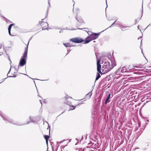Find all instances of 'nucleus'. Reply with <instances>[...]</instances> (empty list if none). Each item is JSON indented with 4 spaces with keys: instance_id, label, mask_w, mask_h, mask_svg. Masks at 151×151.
<instances>
[{
    "instance_id": "nucleus-1",
    "label": "nucleus",
    "mask_w": 151,
    "mask_h": 151,
    "mask_svg": "<svg viewBox=\"0 0 151 151\" xmlns=\"http://www.w3.org/2000/svg\"><path fill=\"white\" fill-rule=\"evenodd\" d=\"M30 40L28 41L27 46L25 49V50L22 55L21 57V59L20 60L19 64L18 66V68L19 66H23L26 63V60H25L26 58L27 57V54L28 52V46L30 41Z\"/></svg>"
},
{
    "instance_id": "nucleus-2",
    "label": "nucleus",
    "mask_w": 151,
    "mask_h": 151,
    "mask_svg": "<svg viewBox=\"0 0 151 151\" xmlns=\"http://www.w3.org/2000/svg\"><path fill=\"white\" fill-rule=\"evenodd\" d=\"M99 34L92 33L88 36L85 40L84 44H86L89 42L91 41L96 39L99 36Z\"/></svg>"
},
{
    "instance_id": "nucleus-3",
    "label": "nucleus",
    "mask_w": 151,
    "mask_h": 151,
    "mask_svg": "<svg viewBox=\"0 0 151 151\" xmlns=\"http://www.w3.org/2000/svg\"><path fill=\"white\" fill-rule=\"evenodd\" d=\"M0 115L1 116V117L3 118V120H4V121H6V123H7V122H9L11 123H12L14 124H15L17 125H22V124H17L15 123L13 121H12L10 119H8L6 116L4 115H3L2 114H1L0 113Z\"/></svg>"
},
{
    "instance_id": "nucleus-4",
    "label": "nucleus",
    "mask_w": 151,
    "mask_h": 151,
    "mask_svg": "<svg viewBox=\"0 0 151 151\" xmlns=\"http://www.w3.org/2000/svg\"><path fill=\"white\" fill-rule=\"evenodd\" d=\"M70 41L74 42L79 43L82 42L83 41V40L82 39L80 38L76 37L70 39Z\"/></svg>"
},
{
    "instance_id": "nucleus-5",
    "label": "nucleus",
    "mask_w": 151,
    "mask_h": 151,
    "mask_svg": "<svg viewBox=\"0 0 151 151\" xmlns=\"http://www.w3.org/2000/svg\"><path fill=\"white\" fill-rule=\"evenodd\" d=\"M97 71L100 73H101V65L100 64V60L99 59H98L97 58Z\"/></svg>"
},
{
    "instance_id": "nucleus-6",
    "label": "nucleus",
    "mask_w": 151,
    "mask_h": 151,
    "mask_svg": "<svg viewBox=\"0 0 151 151\" xmlns=\"http://www.w3.org/2000/svg\"><path fill=\"white\" fill-rule=\"evenodd\" d=\"M109 63L108 62H105L104 63V65L103 66V68L106 69V71H108L109 70Z\"/></svg>"
},
{
    "instance_id": "nucleus-7",
    "label": "nucleus",
    "mask_w": 151,
    "mask_h": 151,
    "mask_svg": "<svg viewBox=\"0 0 151 151\" xmlns=\"http://www.w3.org/2000/svg\"><path fill=\"white\" fill-rule=\"evenodd\" d=\"M40 24H41V23H42V24L41 25H44V26H45V27H42V30H45V29H47V28H45V27L48 26V24L47 23V22H40Z\"/></svg>"
},
{
    "instance_id": "nucleus-8",
    "label": "nucleus",
    "mask_w": 151,
    "mask_h": 151,
    "mask_svg": "<svg viewBox=\"0 0 151 151\" xmlns=\"http://www.w3.org/2000/svg\"><path fill=\"white\" fill-rule=\"evenodd\" d=\"M92 95V93L91 92H89L86 96V98L88 99H89Z\"/></svg>"
},
{
    "instance_id": "nucleus-9",
    "label": "nucleus",
    "mask_w": 151,
    "mask_h": 151,
    "mask_svg": "<svg viewBox=\"0 0 151 151\" xmlns=\"http://www.w3.org/2000/svg\"><path fill=\"white\" fill-rule=\"evenodd\" d=\"M128 69L125 67H124L122 68L121 72L122 73H124L128 71Z\"/></svg>"
},
{
    "instance_id": "nucleus-10",
    "label": "nucleus",
    "mask_w": 151,
    "mask_h": 151,
    "mask_svg": "<svg viewBox=\"0 0 151 151\" xmlns=\"http://www.w3.org/2000/svg\"><path fill=\"white\" fill-rule=\"evenodd\" d=\"M119 26L121 28L122 30H123V29L126 28L128 27L123 25L122 24H119Z\"/></svg>"
},
{
    "instance_id": "nucleus-11",
    "label": "nucleus",
    "mask_w": 151,
    "mask_h": 151,
    "mask_svg": "<svg viewBox=\"0 0 151 151\" xmlns=\"http://www.w3.org/2000/svg\"><path fill=\"white\" fill-rule=\"evenodd\" d=\"M110 96H111L110 94H109V95L108 96L107 98L106 99L105 101V104H107V103H108V101H109V99L110 98Z\"/></svg>"
},
{
    "instance_id": "nucleus-12",
    "label": "nucleus",
    "mask_w": 151,
    "mask_h": 151,
    "mask_svg": "<svg viewBox=\"0 0 151 151\" xmlns=\"http://www.w3.org/2000/svg\"><path fill=\"white\" fill-rule=\"evenodd\" d=\"M63 45L66 47L74 46L73 45H71L70 44L68 43H63Z\"/></svg>"
},
{
    "instance_id": "nucleus-13",
    "label": "nucleus",
    "mask_w": 151,
    "mask_h": 151,
    "mask_svg": "<svg viewBox=\"0 0 151 151\" xmlns=\"http://www.w3.org/2000/svg\"><path fill=\"white\" fill-rule=\"evenodd\" d=\"M127 68L128 69H129V70H132V69L133 70H139V69H134V68H132V69L130 67V66H128V68Z\"/></svg>"
},
{
    "instance_id": "nucleus-14",
    "label": "nucleus",
    "mask_w": 151,
    "mask_h": 151,
    "mask_svg": "<svg viewBox=\"0 0 151 151\" xmlns=\"http://www.w3.org/2000/svg\"><path fill=\"white\" fill-rule=\"evenodd\" d=\"M68 98H67L66 100V101H65V103L68 105H70L71 104V102H68Z\"/></svg>"
},
{
    "instance_id": "nucleus-15",
    "label": "nucleus",
    "mask_w": 151,
    "mask_h": 151,
    "mask_svg": "<svg viewBox=\"0 0 151 151\" xmlns=\"http://www.w3.org/2000/svg\"><path fill=\"white\" fill-rule=\"evenodd\" d=\"M50 137L47 135H45L44 136V138L45 140H48V139Z\"/></svg>"
},
{
    "instance_id": "nucleus-16",
    "label": "nucleus",
    "mask_w": 151,
    "mask_h": 151,
    "mask_svg": "<svg viewBox=\"0 0 151 151\" xmlns=\"http://www.w3.org/2000/svg\"><path fill=\"white\" fill-rule=\"evenodd\" d=\"M100 76L99 73L98 74L97 76L96 77V81L98 80L100 77Z\"/></svg>"
},
{
    "instance_id": "nucleus-17",
    "label": "nucleus",
    "mask_w": 151,
    "mask_h": 151,
    "mask_svg": "<svg viewBox=\"0 0 151 151\" xmlns=\"http://www.w3.org/2000/svg\"><path fill=\"white\" fill-rule=\"evenodd\" d=\"M133 67H134V68H135L137 69H138L139 68H142L141 67H140V66H138V65L133 66Z\"/></svg>"
},
{
    "instance_id": "nucleus-18",
    "label": "nucleus",
    "mask_w": 151,
    "mask_h": 151,
    "mask_svg": "<svg viewBox=\"0 0 151 151\" xmlns=\"http://www.w3.org/2000/svg\"><path fill=\"white\" fill-rule=\"evenodd\" d=\"M13 25V24H10L8 28V30H11V28H12V26Z\"/></svg>"
},
{
    "instance_id": "nucleus-19",
    "label": "nucleus",
    "mask_w": 151,
    "mask_h": 151,
    "mask_svg": "<svg viewBox=\"0 0 151 151\" xmlns=\"http://www.w3.org/2000/svg\"><path fill=\"white\" fill-rule=\"evenodd\" d=\"M75 108V107H74L73 106H72L70 108V109L71 110H73Z\"/></svg>"
},
{
    "instance_id": "nucleus-20",
    "label": "nucleus",
    "mask_w": 151,
    "mask_h": 151,
    "mask_svg": "<svg viewBox=\"0 0 151 151\" xmlns=\"http://www.w3.org/2000/svg\"><path fill=\"white\" fill-rule=\"evenodd\" d=\"M65 146H63L61 147V151H63V149H64V147H65Z\"/></svg>"
},
{
    "instance_id": "nucleus-21",
    "label": "nucleus",
    "mask_w": 151,
    "mask_h": 151,
    "mask_svg": "<svg viewBox=\"0 0 151 151\" xmlns=\"http://www.w3.org/2000/svg\"><path fill=\"white\" fill-rule=\"evenodd\" d=\"M116 21V20L109 27H111L112 26L114 25V24L115 23Z\"/></svg>"
},
{
    "instance_id": "nucleus-22",
    "label": "nucleus",
    "mask_w": 151,
    "mask_h": 151,
    "mask_svg": "<svg viewBox=\"0 0 151 151\" xmlns=\"http://www.w3.org/2000/svg\"><path fill=\"white\" fill-rule=\"evenodd\" d=\"M30 120L31 122H33L34 121H33L32 120V119H31V117H30Z\"/></svg>"
},
{
    "instance_id": "nucleus-23",
    "label": "nucleus",
    "mask_w": 151,
    "mask_h": 151,
    "mask_svg": "<svg viewBox=\"0 0 151 151\" xmlns=\"http://www.w3.org/2000/svg\"><path fill=\"white\" fill-rule=\"evenodd\" d=\"M8 31H9V34L10 35H11V30H8Z\"/></svg>"
},
{
    "instance_id": "nucleus-24",
    "label": "nucleus",
    "mask_w": 151,
    "mask_h": 151,
    "mask_svg": "<svg viewBox=\"0 0 151 151\" xmlns=\"http://www.w3.org/2000/svg\"><path fill=\"white\" fill-rule=\"evenodd\" d=\"M5 79V78L3 79H2V81H1V83H2V82H3L4 81Z\"/></svg>"
},
{
    "instance_id": "nucleus-25",
    "label": "nucleus",
    "mask_w": 151,
    "mask_h": 151,
    "mask_svg": "<svg viewBox=\"0 0 151 151\" xmlns=\"http://www.w3.org/2000/svg\"><path fill=\"white\" fill-rule=\"evenodd\" d=\"M63 32V30H61L59 32H60V33Z\"/></svg>"
},
{
    "instance_id": "nucleus-26",
    "label": "nucleus",
    "mask_w": 151,
    "mask_h": 151,
    "mask_svg": "<svg viewBox=\"0 0 151 151\" xmlns=\"http://www.w3.org/2000/svg\"><path fill=\"white\" fill-rule=\"evenodd\" d=\"M46 143L47 144H48V140H46Z\"/></svg>"
},
{
    "instance_id": "nucleus-27",
    "label": "nucleus",
    "mask_w": 151,
    "mask_h": 151,
    "mask_svg": "<svg viewBox=\"0 0 151 151\" xmlns=\"http://www.w3.org/2000/svg\"><path fill=\"white\" fill-rule=\"evenodd\" d=\"M114 66H111V67H110V69H112V68H113Z\"/></svg>"
},
{
    "instance_id": "nucleus-28",
    "label": "nucleus",
    "mask_w": 151,
    "mask_h": 151,
    "mask_svg": "<svg viewBox=\"0 0 151 151\" xmlns=\"http://www.w3.org/2000/svg\"><path fill=\"white\" fill-rule=\"evenodd\" d=\"M48 4H49V6H50V4L49 1H48Z\"/></svg>"
},
{
    "instance_id": "nucleus-29",
    "label": "nucleus",
    "mask_w": 151,
    "mask_h": 151,
    "mask_svg": "<svg viewBox=\"0 0 151 151\" xmlns=\"http://www.w3.org/2000/svg\"><path fill=\"white\" fill-rule=\"evenodd\" d=\"M47 14H46V17H45V18H46L47 17Z\"/></svg>"
},
{
    "instance_id": "nucleus-30",
    "label": "nucleus",
    "mask_w": 151,
    "mask_h": 151,
    "mask_svg": "<svg viewBox=\"0 0 151 151\" xmlns=\"http://www.w3.org/2000/svg\"><path fill=\"white\" fill-rule=\"evenodd\" d=\"M83 139V137H82V138H81V139Z\"/></svg>"
},
{
    "instance_id": "nucleus-31",
    "label": "nucleus",
    "mask_w": 151,
    "mask_h": 151,
    "mask_svg": "<svg viewBox=\"0 0 151 151\" xmlns=\"http://www.w3.org/2000/svg\"><path fill=\"white\" fill-rule=\"evenodd\" d=\"M138 28L139 29V26H138Z\"/></svg>"
},
{
    "instance_id": "nucleus-32",
    "label": "nucleus",
    "mask_w": 151,
    "mask_h": 151,
    "mask_svg": "<svg viewBox=\"0 0 151 151\" xmlns=\"http://www.w3.org/2000/svg\"><path fill=\"white\" fill-rule=\"evenodd\" d=\"M10 70H11V69H10V70L9 71V73H8L9 72H10Z\"/></svg>"
},
{
    "instance_id": "nucleus-33",
    "label": "nucleus",
    "mask_w": 151,
    "mask_h": 151,
    "mask_svg": "<svg viewBox=\"0 0 151 151\" xmlns=\"http://www.w3.org/2000/svg\"><path fill=\"white\" fill-rule=\"evenodd\" d=\"M13 77H16V76H13Z\"/></svg>"
},
{
    "instance_id": "nucleus-34",
    "label": "nucleus",
    "mask_w": 151,
    "mask_h": 151,
    "mask_svg": "<svg viewBox=\"0 0 151 151\" xmlns=\"http://www.w3.org/2000/svg\"><path fill=\"white\" fill-rule=\"evenodd\" d=\"M48 11V9H47V11Z\"/></svg>"
},
{
    "instance_id": "nucleus-35",
    "label": "nucleus",
    "mask_w": 151,
    "mask_h": 151,
    "mask_svg": "<svg viewBox=\"0 0 151 151\" xmlns=\"http://www.w3.org/2000/svg\"><path fill=\"white\" fill-rule=\"evenodd\" d=\"M40 103L41 104H42V102H41Z\"/></svg>"
},
{
    "instance_id": "nucleus-36",
    "label": "nucleus",
    "mask_w": 151,
    "mask_h": 151,
    "mask_svg": "<svg viewBox=\"0 0 151 151\" xmlns=\"http://www.w3.org/2000/svg\"><path fill=\"white\" fill-rule=\"evenodd\" d=\"M29 122H28V123L27 124L29 123Z\"/></svg>"
},
{
    "instance_id": "nucleus-37",
    "label": "nucleus",
    "mask_w": 151,
    "mask_h": 151,
    "mask_svg": "<svg viewBox=\"0 0 151 151\" xmlns=\"http://www.w3.org/2000/svg\"><path fill=\"white\" fill-rule=\"evenodd\" d=\"M141 41H142V40H141ZM142 43V41H141V43Z\"/></svg>"
},
{
    "instance_id": "nucleus-38",
    "label": "nucleus",
    "mask_w": 151,
    "mask_h": 151,
    "mask_svg": "<svg viewBox=\"0 0 151 151\" xmlns=\"http://www.w3.org/2000/svg\"><path fill=\"white\" fill-rule=\"evenodd\" d=\"M12 76H9V77H12Z\"/></svg>"
},
{
    "instance_id": "nucleus-39",
    "label": "nucleus",
    "mask_w": 151,
    "mask_h": 151,
    "mask_svg": "<svg viewBox=\"0 0 151 151\" xmlns=\"http://www.w3.org/2000/svg\"><path fill=\"white\" fill-rule=\"evenodd\" d=\"M48 1H49V0H48Z\"/></svg>"
}]
</instances>
